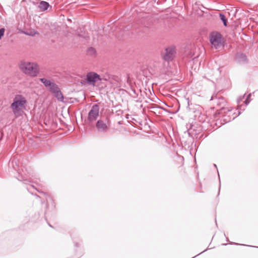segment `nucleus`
I'll list each match as a JSON object with an SVG mask.
<instances>
[{
  "instance_id": "7",
  "label": "nucleus",
  "mask_w": 258,
  "mask_h": 258,
  "mask_svg": "<svg viewBox=\"0 0 258 258\" xmlns=\"http://www.w3.org/2000/svg\"><path fill=\"white\" fill-rule=\"evenodd\" d=\"M109 125V123L108 122H105L101 120H99L96 123V127L99 131H106L108 128Z\"/></svg>"
},
{
  "instance_id": "12",
  "label": "nucleus",
  "mask_w": 258,
  "mask_h": 258,
  "mask_svg": "<svg viewBox=\"0 0 258 258\" xmlns=\"http://www.w3.org/2000/svg\"><path fill=\"white\" fill-rule=\"evenodd\" d=\"M54 96L57 98V99L60 101H62L63 100V97L60 92L58 91L57 92L54 94Z\"/></svg>"
},
{
  "instance_id": "6",
  "label": "nucleus",
  "mask_w": 258,
  "mask_h": 258,
  "mask_svg": "<svg viewBox=\"0 0 258 258\" xmlns=\"http://www.w3.org/2000/svg\"><path fill=\"white\" fill-rule=\"evenodd\" d=\"M175 54V48L170 47L165 50V52L162 55L163 59L165 60L169 61L173 59Z\"/></svg>"
},
{
  "instance_id": "1",
  "label": "nucleus",
  "mask_w": 258,
  "mask_h": 258,
  "mask_svg": "<svg viewBox=\"0 0 258 258\" xmlns=\"http://www.w3.org/2000/svg\"><path fill=\"white\" fill-rule=\"evenodd\" d=\"M20 71L25 75L31 77H36L39 72L38 64L34 62L22 61L19 64Z\"/></svg>"
},
{
  "instance_id": "13",
  "label": "nucleus",
  "mask_w": 258,
  "mask_h": 258,
  "mask_svg": "<svg viewBox=\"0 0 258 258\" xmlns=\"http://www.w3.org/2000/svg\"><path fill=\"white\" fill-rule=\"evenodd\" d=\"M220 17L221 20L223 21L224 25L225 26H226L227 25V24H226L227 20H226V19L225 16L224 15L220 14Z\"/></svg>"
},
{
  "instance_id": "2",
  "label": "nucleus",
  "mask_w": 258,
  "mask_h": 258,
  "mask_svg": "<svg viewBox=\"0 0 258 258\" xmlns=\"http://www.w3.org/2000/svg\"><path fill=\"white\" fill-rule=\"evenodd\" d=\"M27 101L25 97L22 95H16L11 105V107L14 114L16 116L21 115L23 110L25 109V104Z\"/></svg>"
},
{
  "instance_id": "9",
  "label": "nucleus",
  "mask_w": 258,
  "mask_h": 258,
  "mask_svg": "<svg viewBox=\"0 0 258 258\" xmlns=\"http://www.w3.org/2000/svg\"><path fill=\"white\" fill-rule=\"evenodd\" d=\"M49 89L50 91L53 94L60 90L57 86L54 83H53V84L49 88Z\"/></svg>"
},
{
  "instance_id": "11",
  "label": "nucleus",
  "mask_w": 258,
  "mask_h": 258,
  "mask_svg": "<svg viewBox=\"0 0 258 258\" xmlns=\"http://www.w3.org/2000/svg\"><path fill=\"white\" fill-rule=\"evenodd\" d=\"M25 33L28 35L34 36L36 34H38V33L35 30H28Z\"/></svg>"
},
{
  "instance_id": "14",
  "label": "nucleus",
  "mask_w": 258,
  "mask_h": 258,
  "mask_svg": "<svg viewBox=\"0 0 258 258\" xmlns=\"http://www.w3.org/2000/svg\"><path fill=\"white\" fill-rule=\"evenodd\" d=\"M5 31V29L4 28H1L0 29V39H1L4 36Z\"/></svg>"
},
{
  "instance_id": "4",
  "label": "nucleus",
  "mask_w": 258,
  "mask_h": 258,
  "mask_svg": "<svg viewBox=\"0 0 258 258\" xmlns=\"http://www.w3.org/2000/svg\"><path fill=\"white\" fill-rule=\"evenodd\" d=\"M86 81L88 83L93 86L101 81L100 76L96 73L90 72L86 76Z\"/></svg>"
},
{
  "instance_id": "5",
  "label": "nucleus",
  "mask_w": 258,
  "mask_h": 258,
  "mask_svg": "<svg viewBox=\"0 0 258 258\" xmlns=\"http://www.w3.org/2000/svg\"><path fill=\"white\" fill-rule=\"evenodd\" d=\"M99 107L97 105H93L89 112L88 116V120L90 122L96 120L99 116Z\"/></svg>"
},
{
  "instance_id": "8",
  "label": "nucleus",
  "mask_w": 258,
  "mask_h": 258,
  "mask_svg": "<svg viewBox=\"0 0 258 258\" xmlns=\"http://www.w3.org/2000/svg\"><path fill=\"white\" fill-rule=\"evenodd\" d=\"M40 80L45 87H48V88H49L54 83L50 80H47L45 78H41Z\"/></svg>"
},
{
  "instance_id": "15",
  "label": "nucleus",
  "mask_w": 258,
  "mask_h": 258,
  "mask_svg": "<svg viewBox=\"0 0 258 258\" xmlns=\"http://www.w3.org/2000/svg\"><path fill=\"white\" fill-rule=\"evenodd\" d=\"M89 53L90 54H95V49L94 48H90L89 49Z\"/></svg>"
},
{
  "instance_id": "3",
  "label": "nucleus",
  "mask_w": 258,
  "mask_h": 258,
  "mask_svg": "<svg viewBox=\"0 0 258 258\" xmlns=\"http://www.w3.org/2000/svg\"><path fill=\"white\" fill-rule=\"evenodd\" d=\"M210 41L212 47L216 49L221 46L223 43L222 35L217 32H213L210 34Z\"/></svg>"
},
{
  "instance_id": "10",
  "label": "nucleus",
  "mask_w": 258,
  "mask_h": 258,
  "mask_svg": "<svg viewBox=\"0 0 258 258\" xmlns=\"http://www.w3.org/2000/svg\"><path fill=\"white\" fill-rule=\"evenodd\" d=\"M49 6L48 3L45 2H41L40 4L39 7L42 11H45L47 9Z\"/></svg>"
}]
</instances>
